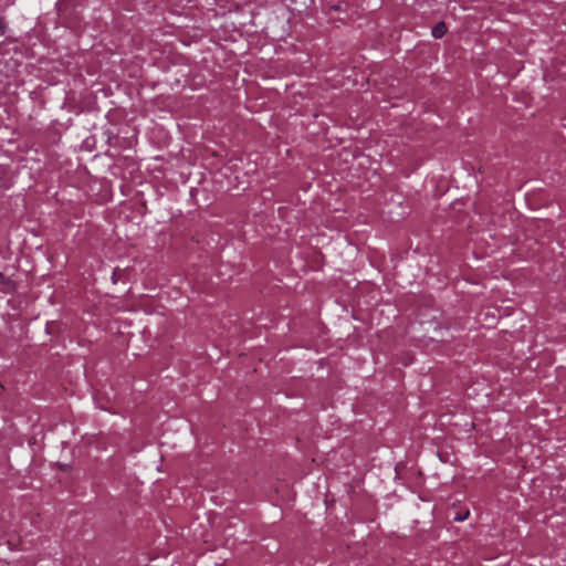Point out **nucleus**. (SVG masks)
I'll use <instances>...</instances> for the list:
<instances>
[{"mask_svg":"<svg viewBox=\"0 0 566 566\" xmlns=\"http://www.w3.org/2000/svg\"><path fill=\"white\" fill-rule=\"evenodd\" d=\"M469 516V511H467L464 514H461L459 516L455 517L457 521H464L467 520Z\"/></svg>","mask_w":566,"mask_h":566,"instance_id":"f03ea898","label":"nucleus"},{"mask_svg":"<svg viewBox=\"0 0 566 566\" xmlns=\"http://www.w3.org/2000/svg\"><path fill=\"white\" fill-rule=\"evenodd\" d=\"M447 32V27L443 22H440L438 23L433 29H432V35L436 38V39H440L442 38Z\"/></svg>","mask_w":566,"mask_h":566,"instance_id":"f257e3e1","label":"nucleus"},{"mask_svg":"<svg viewBox=\"0 0 566 566\" xmlns=\"http://www.w3.org/2000/svg\"><path fill=\"white\" fill-rule=\"evenodd\" d=\"M0 283L1 284L6 283V277H4V275L1 272H0Z\"/></svg>","mask_w":566,"mask_h":566,"instance_id":"20e7f679","label":"nucleus"},{"mask_svg":"<svg viewBox=\"0 0 566 566\" xmlns=\"http://www.w3.org/2000/svg\"><path fill=\"white\" fill-rule=\"evenodd\" d=\"M4 22L3 20L0 18V36L4 34Z\"/></svg>","mask_w":566,"mask_h":566,"instance_id":"7ed1b4c3","label":"nucleus"}]
</instances>
